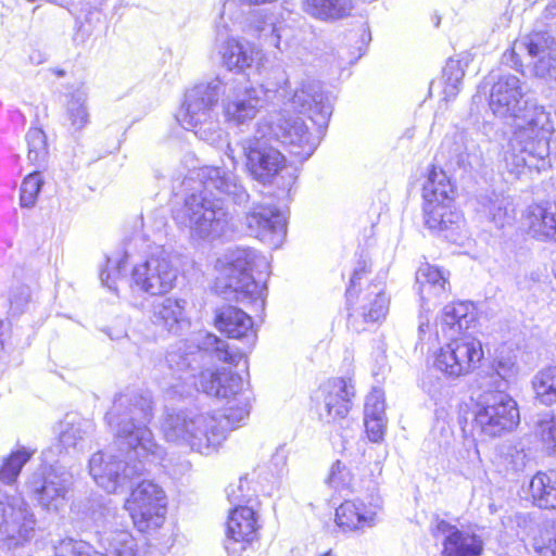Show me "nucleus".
<instances>
[{
	"mask_svg": "<svg viewBox=\"0 0 556 556\" xmlns=\"http://www.w3.org/2000/svg\"><path fill=\"white\" fill-rule=\"evenodd\" d=\"M194 341L197 345L179 342L165 356V365L170 371L172 381L168 388L182 396L195 388L207 395L226 400L223 415L184 410L168 414L162 431L168 442L185 444L200 454H208L225 440L229 427L243 421L250 414L252 391L248 382L238 374L225 368L201 370L204 353L219 362L238 365L245 351L229 344L211 332H199Z\"/></svg>",
	"mask_w": 556,
	"mask_h": 556,
	"instance_id": "1",
	"label": "nucleus"
},
{
	"mask_svg": "<svg viewBox=\"0 0 556 556\" xmlns=\"http://www.w3.org/2000/svg\"><path fill=\"white\" fill-rule=\"evenodd\" d=\"M152 415L149 394L127 392L114 399L105 419L114 432V443L125 454V459L113 454L96 453L89 460L90 475L108 493L117 492L131 479L143 475L148 463L167 467L166 452L148 427Z\"/></svg>",
	"mask_w": 556,
	"mask_h": 556,
	"instance_id": "2",
	"label": "nucleus"
},
{
	"mask_svg": "<svg viewBox=\"0 0 556 556\" xmlns=\"http://www.w3.org/2000/svg\"><path fill=\"white\" fill-rule=\"evenodd\" d=\"M198 177L203 189L186 198L175 219L188 229L191 238L214 240L227 231L231 219L220 197L243 203L249 194L239 178L223 167H203Z\"/></svg>",
	"mask_w": 556,
	"mask_h": 556,
	"instance_id": "3",
	"label": "nucleus"
},
{
	"mask_svg": "<svg viewBox=\"0 0 556 556\" xmlns=\"http://www.w3.org/2000/svg\"><path fill=\"white\" fill-rule=\"evenodd\" d=\"M476 320L471 303H451L443 308L435 337L441 331L450 342L433 354V367L448 379L470 374L483 358L481 342L469 332L476 326Z\"/></svg>",
	"mask_w": 556,
	"mask_h": 556,
	"instance_id": "4",
	"label": "nucleus"
},
{
	"mask_svg": "<svg viewBox=\"0 0 556 556\" xmlns=\"http://www.w3.org/2000/svg\"><path fill=\"white\" fill-rule=\"evenodd\" d=\"M269 264L265 256L249 248L229 250L217 260L218 277L216 288L227 299L241 303H252L256 307L264 306L265 283L257 280L253 273L260 276L267 273Z\"/></svg>",
	"mask_w": 556,
	"mask_h": 556,
	"instance_id": "5",
	"label": "nucleus"
},
{
	"mask_svg": "<svg viewBox=\"0 0 556 556\" xmlns=\"http://www.w3.org/2000/svg\"><path fill=\"white\" fill-rule=\"evenodd\" d=\"M223 81L214 78L201 83L185 94V100L176 114L177 122L187 130H192L201 140L210 144L223 141L225 131L215 114V106L219 99Z\"/></svg>",
	"mask_w": 556,
	"mask_h": 556,
	"instance_id": "6",
	"label": "nucleus"
},
{
	"mask_svg": "<svg viewBox=\"0 0 556 556\" xmlns=\"http://www.w3.org/2000/svg\"><path fill=\"white\" fill-rule=\"evenodd\" d=\"M222 111L226 122L241 126L253 121L281 88L279 83L264 81L255 86H239L235 80L223 83Z\"/></svg>",
	"mask_w": 556,
	"mask_h": 556,
	"instance_id": "7",
	"label": "nucleus"
},
{
	"mask_svg": "<svg viewBox=\"0 0 556 556\" xmlns=\"http://www.w3.org/2000/svg\"><path fill=\"white\" fill-rule=\"evenodd\" d=\"M454 188L447 175L433 166L422 188L425 225L437 231L450 229L460 222L454 210Z\"/></svg>",
	"mask_w": 556,
	"mask_h": 556,
	"instance_id": "8",
	"label": "nucleus"
},
{
	"mask_svg": "<svg viewBox=\"0 0 556 556\" xmlns=\"http://www.w3.org/2000/svg\"><path fill=\"white\" fill-rule=\"evenodd\" d=\"M256 134L281 142L300 160L308 159L316 150L319 139L314 137L299 116H289L285 111L270 113L256 124Z\"/></svg>",
	"mask_w": 556,
	"mask_h": 556,
	"instance_id": "9",
	"label": "nucleus"
},
{
	"mask_svg": "<svg viewBox=\"0 0 556 556\" xmlns=\"http://www.w3.org/2000/svg\"><path fill=\"white\" fill-rule=\"evenodd\" d=\"M268 137L254 134L252 138L243 141L242 149L247 159V168L252 177L263 184H269L280 177L283 181L281 188L290 191L296 176L286 166V157L276 148L271 147Z\"/></svg>",
	"mask_w": 556,
	"mask_h": 556,
	"instance_id": "10",
	"label": "nucleus"
},
{
	"mask_svg": "<svg viewBox=\"0 0 556 556\" xmlns=\"http://www.w3.org/2000/svg\"><path fill=\"white\" fill-rule=\"evenodd\" d=\"M37 518L21 494H9L0 488V541L8 548L30 542L36 534Z\"/></svg>",
	"mask_w": 556,
	"mask_h": 556,
	"instance_id": "11",
	"label": "nucleus"
},
{
	"mask_svg": "<svg viewBox=\"0 0 556 556\" xmlns=\"http://www.w3.org/2000/svg\"><path fill=\"white\" fill-rule=\"evenodd\" d=\"M73 485L72 473L63 466L50 465L34 471L25 488L30 497L47 511L58 513L67 504Z\"/></svg>",
	"mask_w": 556,
	"mask_h": 556,
	"instance_id": "12",
	"label": "nucleus"
},
{
	"mask_svg": "<svg viewBox=\"0 0 556 556\" xmlns=\"http://www.w3.org/2000/svg\"><path fill=\"white\" fill-rule=\"evenodd\" d=\"M366 271V262L358 263L351 277V285L346 290L350 311L348 325L357 332L365 330L366 324L377 323L383 319L389 309V298L386 295L380 285L369 286L362 292L358 301L355 304L352 303L354 289Z\"/></svg>",
	"mask_w": 556,
	"mask_h": 556,
	"instance_id": "13",
	"label": "nucleus"
},
{
	"mask_svg": "<svg viewBox=\"0 0 556 556\" xmlns=\"http://www.w3.org/2000/svg\"><path fill=\"white\" fill-rule=\"evenodd\" d=\"M178 269L163 249L151 253L132 266L130 287L150 295L168 293L175 286Z\"/></svg>",
	"mask_w": 556,
	"mask_h": 556,
	"instance_id": "14",
	"label": "nucleus"
},
{
	"mask_svg": "<svg viewBox=\"0 0 556 556\" xmlns=\"http://www.w3.org/2000/svg\"><path fill=\"white\" fill-rule=\"evenodd\" d=\"M475 422L483 434L491 438L511 431L519 422L517 403L503 391L489 393L478 404Z\"/></svg>",
	"mask_w": 556,
	"mask_h": 556,
	"instance_id": "15",
	"label": "nucleus"
},
{
	"mask_svg": "<svg viewBox=\"0 0 556 556\" xmlns=\"http://www.w3.org/2000/svg\"><path fill=\"white\" fill-rule=\"evenodd\" d=\"M125 508L139 531L160 528L166 511L164 491L152 481H142L131 491Z\"/></svg>",
	"mask_w": 556,
	"mask_h": 556,
	"instance_id": "16",
	"label": "nucleus"
},
{
	"mask_svg": "<svg viewBox=\"0 0 556 556\" xmlns=\"http://www.w3.org/2000/svg\"><path fill=\"white\" fill-rule=\"evenodd\" d=\"M516 119L520 121L514 132V142L534 141L532 153L536 154L545 166V159L549 155V138L555 130V123L551 112L536 103L528 102L523 112Z\"/></svg>",
	"mask_w": 556,
	"mask_h": 556,
	"instance_id": "17",
	"label": "nucleus"
},
{
	"mask_svg": "<svg viewBox=\"0 0 556 556\" xmlns=\"http://www.w3.org/2000/svg\"><path fill=\"white\" fill-rule=\"evenodd\" d=\"M245 225L250 235L278 248L282 244L287 232V219L282 212L268 204H254L245 215Z\"/></svg>",
	"mask_w": 556,
	"mask_h": 556,
	"instance_id": "18",
	"label": "nucleus"
},
{
	"mask_svg": "<svg viewBox=\"0 0 556 556\" xmlns=\"http://www.w3.org/2000/svg\"><path fill=\"white\" fill-rule=\"evenodd\" d=\"M290 106L300 113L309 114V118L319 127L326 126L332 114V104L324 93L319 81L304 79L289 98Z\"/></svg>",
	"mask_w": 556,
	"mask_h": 556,
	"instance_id": "19",
	"label": "nucleus"
},
{
	"mask_svg": "<svg viewBox=\"0 0 556 556\" xmlns=\"http://www.w3.org/2000/svg\"><path fill=\"white\" fill-rule=\"evenodd\" d=\"M525 96V85L517 76L503 75L492 86L490 109L501 118L516 119L529 102Z\"/></svg>",
	"mask_w": 556,
	"mask_h": 556,
	"instance_id": "20",
	"label": "nucleus"
},
{
	"mask_svg": "<svg viewBox=\"0 0 556 556\" xmlns=\"http://www.w3.org/2000/svg\"><path fill=\"white\" fill-rule=\"evenodd\" d=\"M527 51L536 77H551L556 71V40L547 31H533L516 40L513 52Z\"/></svg>",
	"mask_w": 556,
	"mask_h": 556,
	"instance_id": "21",
	"label": "nucleus"
},
{
	"mask_svg": "<svg viewBox=\"0 0 556 556\" xmlns=\"http://www.w3.org/2000/svg\"><path fill=\"white\" fill-rule=\"evenodd\" d=\"M222 63L231 72L248 74L249 71L261 73L266 56L254 43L237 37L226 38L219 46Z\"/></svg>",
	"mask_w": 556,
	"mask_h": 556,
	"instance_id": "22",
	"label": "nucleus"
},
{
	"mask_svg": "<svg viewBox=\"0 0 556 556\" xmlns=\"http://www.w3.org/2000/svg\"><path fill=\"white\" fill-rule=\"evenodd\" d=\"M432 533L437 539L443 538L441 556H480L482 554L483 541L479 535L460 530L445 520H439Z\"/></svg>",
	"mask_w": 556,
	"mask_h": 556,
	"instance_id": "23",
	"label": "nucleus"
},
{
	"mask_svg": "<svg viewBox=\"0 0 556 556\" xmlns=\"http://www.w3.org/2000/svg\"><path fill=\"white\" fill-rule=\"evenodd\" d=\"M382 501L372 496L368 503L363 500L345 501L336 509V522L343 531H357L377 523Z\"/></svg>",
	"mask_w": 556,
	"mask_h": 556,
	"instance_id": "24",
	"label": "nucleus"
},
{
	"mask_svg": "<svg viewBox=\"0 0 556 556\" xmlns=\"http://www.w3.org/2000/svg\"><path fill=\"white\" fill-rule=\"evenodd\" d=\"M416 282L422 308L430 311L450 298L448 274L433 265L420 266L416 273Z\"/></svg>",
	"mask_w": 556,
	"mask_h": 556,
	"instance_id": "25",
	"label": "nucleus"
},
{
	"mask_svg": "<svg viewBox=\"0 0 556 556\" xmlns=\"http://www.w3.org/2000/svg\"><path fill=\"white\" fill-rule=\"evenodd\" d=\"M256 535L255 513L248 506L238 505L230 514L227 522L225 547L229 553L243 551Z\"/></svg>",
	"mask_w": 556,
	"mask_h": 556,
	"instance_id": "26",
	"label": "nucleus"
},
{
	"mask_svg": "<svg viewBox=\"0 0 556 556\" xmlns=\"http://www.w3.org/2000/svg\"><path fill=\"white\" fill-rule=\"evenodd\" d=\"M216 328L228 338L243 340L250 350L256 340V330L252 317L244 311L228 305L222 307L215 316Z\"/></svg>",
	"mask_w": 556,
	"mask_h": 556,
	"instance_id": "27",
	"label": "nucleus"
},
{
	"mask_svg": "<svg viewBox=\"0 0 556 556\" xmlns=\"http://www.w3.org/2000/svg\"><path fill=\"white\" fill-rule=\"evenodd\" d=\"M528 233L540 241L556 242V204H533L523 213Z\"/></svg>",
	"mask_w": 556,
	"mask_h": 556,
	"instance_id": "28",
	"label": "nucleus"
},
{
	"mask_svg": "<svg viewBox=\"0 0 556 556\" xmlns=\"http://www.w3.org/2000/svg\"><path fill=\"white\" fill-rule=\"evenodd\" d=\"M325 409L330 419L344 418L355 395L351 380L333 379L325 386Z\"/></svg>",
	"mask_w": 556,
	"mask_h": 556,
	"instance_id": "29",
	"label": "nucleus"
},
{
	"mask_svg": "<svg viewBox=\"0 0 556 556\" xmlns=\"http://www.w3.org/2000/svg\"><path fill=\"white\" fill-rule=\"evenodd\" d=\"M301 8L312 18L336 23L351 15L352 0H301Z\"/></svg>",
	"mask_w": 556,
	"mask_h": 556,
	"instance_id": "30",
	"label": "nucleus"
},
{
	"mask_svg": "<svg viewBox=\"0 0 556 556\" xmlns=\"http://www.w3.org/2000/svg\"><path fill=\"white\" fill-rule=\"evenodd\" d=\"M480 212L497 229L513 225L515 208L509 197L491 193L480 199Z\"/></svg>",
	"mask_w": 556,
	"mask_h": 556,
	"instance_id": "31",
	"label": "nucleus"
},
{
	"mask_svg": "<svg viewBox=\"0 0 556 556\" xmlns=\"http://www.w3.org/2000/svg\"><path fill=\"white\" fill-rule=\"evenodd\" d=\"M185 300L165 298L156 301L152 306V321L168 331L176 332L180 325L186 321Z\"/></svg>",
	"mask_w": 556,
	"mask_h": 556,
	"instance_id": "32",
	"label": "nucleus"
},
{
	"mask_svg": "<svg viewBox=\"0 0 556 556\" xmlns=\"http://www.w3.org/2000/svg\"><path fill=\"white\" fill-rule=\"evenodd\" d=\"M286 23L276 13H265L252 26V35L263 45L281 50V37Z\"/></svg>",
	"mask_w": 556,
	"mask_h": 556,
	"instance_id": "33",
	"label": "nucleus"
},
{
	"mask_svg": "<svg viewBox=\"0 0 556 556\" xmlns=\"http://www.w3.org/2000/svg\"><path fill=\"white\" fill-rule=\"evenodd\" d=\"M529 489L533 503L540 508L556 509V472H539L532 477Z\"/></svg>",
	"mask_w": 556,
	"mask_h": 556,
	"instance_id": "34",
	"label": "nucleus"
},
{
	"mask_svg": "<svg viewBox=\"0 0 556 556\" xmlns=\"http://www.w3.org/2000/svg\"><path fill=\"white\" fill-rule=\"evenodd\" d=\"M35 450L21 446L12 451L9 455L0 458V483L4 485H13L24 466L31 459Z\"/></svg>",
	"mask_w": 556,
	"mask_h": 556,
	"instance_id": "35",
	"label": "nucleus"
},
{
	"mask_svg": "<svg viewBox=\"0 0 556 556\" xmlns=\"http://www.w3.org/2000/svg\"><path fill=\"white\" fill-rule=\"evenodd\" d=\"M534 146V141H522L515 144L514 136L511 137L509 148L504 155L506 167L511 174L519 175L525 167L535 166L540 169L539 165L531 162V159L541 161L536 154L531 152Z\"/></svg>",
	"mask_w": 556,
	"mask_h": 556,
	"instance_id": "36",
	"label": "nucleus"
},
{
	"mask_svg": "<svg viewBox=\"0 0 556 556\" xmlns=\"http://www.w3.org/2000/svg\"><path fill=\"white\" fill-rule=\"evenodd\" d=\"M92 430L89 421L83 420L76 416H66V419L61 424V431L59 435L60 444L68 450L71 447H83L85 437Z\"/></svg>",
	"mask_w": 556,
	"mask_h": 556,
	"instance_id": "37",
	"label": "nucleus"
},
{
	"mask_svg": "<svg viewBox=\"0 0 556 556\" xmlns=\"http://www.w3.org/2000/svg\"><path fill=\"white\" fill-rule=\"evenodd\" d=\"M87 100L88 94L84 89L75 90L67 100L66 119L74 131H79L89 124Z\"/></svg>",
	"mask_w": 556,
	"mask_h": 556,
	"instance_id": "38",
	"label": "nucleus"
},
{
	"mask_svg": "<svg viewBox=\"0 0 556 556\" xmlns=\"http://www.w3.org/2000/svg\"><path fill=\"white\" fill-rule=\"evenodd\" d=\"M468 65V56L450 58L443 68L442 79L444 81L443 92L445 99L454 98L460 89L465 75V67Z\"/></svg>",
	"mask_w": 556,
	"mask_h": 556,
	"instance_id": "39",
	"label": "nucleus"
},
{
	"mask_svg": "<svg viewBox=\"0 0 556 556\" xmlns=\"http://www.w3.org/2000/svg\"><path fill=\"white\" fill-rule=\"evenodd\" d=\"M535 397L544 405L556 403V366L540 370L532 380Z\"/></svg>",
	"mask_w": 556,
	"mask_h": 556,
	"instance_id": "40",
	"label": "nucleus"
},
{
	"mask_svg": "<svg viewBox=\"0 0 556 556\" xmlns=\"http://www.w3.org/2000/svg\"><path fill=\"white\" fill-rule=\"evenodd\" d=\"M52 556H108L84 541L62 539L52 544Z\"/></svg>",
	"mask_w": 556,
	"mask_h": 556,
	"instance_id": "41",
	"label": "nucleus"
},
{
	"mask_svg": "<svg viewBox=\"0 0 556 556\" xmlns=\"http://www.w3.org/2000/svg\"><path fill=\"white\" fill-rule=\"evenodd\" d=\"M459 140L462 141L463 149L456 150L458 156V164L463 167H478L483 163V150L479 146V143L472 139L467 138L463 134L459 136Z\"/></svg>",
	"mask_w": 556,
	"mask_h": 556,
	"instance_id": "42",
	"label": "nucleus"
},
{
	"mask_svg": "<svg viewBox=\"0 0 556 556\" xmlns=\"http://www.w3.org/2000/svg\"><path fill=\"white\" fill-rule=\"evenodd\" d=\"M127 254L121 257H108L106 265L100 273V280L104 287L116 292L117 282L126 269Z\"/></svg>",
	"mask_w": 556,
	"mask_h": 556,
	"instance_id": "43",
	"label": "nucleus"
},
{
	"mask_svg": "<svg viewBox=\"0 0 556 556\" xmlns=\"http://www.w3.org/2000/svg\"><path fill=\"white\" fill-rule=\"evenodd\" d=\"M113 556H139L137 542L127 531L115 532L109 540Z\"/></svg>",
	"mask_w": 556,
	"mask_h": 556,
	"instance_id": "44",
	"label": "nucleus"
},
{
	"mask_svg": "<svg viewBox=\"0 0 556 556\" xmlns=\"http://www.w3.org/2000/svg\"><path fill=\"white\" fill-rule=\"evenodd\" d=\"M28 160L36 164L45 161L47 155L46 135L40 128H30L26 135Z\"/></svg>",
	"mask_w": 556,
	"mask_h": 556,
	"instance_id": "45",
	"label": "nucleus"
},
{
	"mask_svg": "<svg viewBox=\"0 0 556 556\" xmlns=\"http://www.w3.org/2000/svg\"><path fill=\"white\" fill-rule=\"evenodd\" d=\"M43 181L39 173L29 174L21 186V205L31 207L37 200V195L41 189Z\"/></svg>",
	"mask_w": 556,
	"mask_h": 556,
	"instance_id": "46",
	"label": "nucleus"
},
{
	"mask_svg": "<svg viewBox=\"0 0 556 556\" xmlns=\"http://www.w3.org/2000/svg\"><path fill=\"white\" fill-rule=\"evenodd\" d=\"M494 374L498 378L493 383L497 391H502L517 375L516 363L509 357H500L494 364Z\"/></svg>",
	"mask_w": 556,
	"mask_h": 556,
	"instance_id": "47",
	"label": "nucleus"
},
{
	"mask_svg": "<svg viewBox=\"0 0 556 556\" xmlns=\"http://www.w3.org/2000/svg\"><path fill=\"white\" fill-rule=\"evenodd\" d=\"M353 476L348 467L337 460L330 469V472L327 478V482L330 486L336 490L348 489L352 485Z\"/></svg>",
	"mask_w": 556,
	"mask_h": 556,
	"instance_id": "48",
	"label": "nucleus"
},
{
	"mask_svg": "<svg viewBox=\"0 0 556 556\" xmlns=\"http://www.w3.org/2000/svg\"><path fill=\"white\" fill-rule=\"evenodd\" d=\"M386 417L384 393L380 389H372L366 396L364 418Z\"/></svg>",
	"mask_w": 556,
	"mask_h": 556,
	"instance_id": "49",
	"label": "nucleus"
},
{
	"mask_svg": "<svg viewBox=\"0 0 556 556\" xmlns=\"http://www.w3.org/2000/svg\"><path fill=\"white\" fill-rule=\"evenodd\" d=\"M538 433L548 453L556 455V417L540 420Z\"/></svg>",
	"mask_w": 556,
	"mask_h": 556,
	"instance_id": "50",
	"label": "nucleus"
},
{
	"mask_svg": "<svg viewBox=\"0 0 556 556\" xmlns=\"http://www.w3.org/2000/svg\"><path fill=\"white\" fill-rule=\"evenodd\" d=\"M364 424L371 442H380L383 439L387 417L364 418Z\"/></svg>",
	"mask_w": 556,
	"mask_h": 556,
	"instance_id": "51",
	"label": "nucleus"
},
{
	"mask_svg": "<svg viewBox=\"0 0 556 556\" xmlns=\"http://www.w3.org/2000/svg\"><path fill=\"white\" fill-rule=\"evenodd\" d=\"M30 300V290L22 286L14 290L10 298V309L14 315L22 314Z\"/></svg>",
	"mask_w": 556,
	"mask_h": 556,
	"instance_id": "52",
	"label": "nucleus"
},
{
	"mask_svg": "<svg viewBox=\"0 0 556 556\" xmlns=\"http://www.w3.org/2000/svg\"><path fill=\"white\" fill-rule=\"evenodd\" d=\"M230 7H231V4L225 3L223 5V10H222V12L219 14L218 20L216 21V29H217V33L219 35L227 34L228 31L231 30V26H230V24L228 22V18L226 16L227 15V11L230 9ZM229 20H231V18L229 17Z\"/></svg>",
	"mask_w": 556,
	"mask_h": 556,
	"instance_id": "53",
	"label": "nucleus"
},
{
	"mask_svg": "<svg viewBox=\"0 0 556 556\" xmlns=\"http://www.w3.org/2000/svg\"><path fill=\"white\" fill-rule=\"evenodd\" d=\"M418 337L421 342L430 341L432 337L429 318L422 313L419 316Z\"/></svg>",
	"mask_w": 556,
	"mask_h": 556,
	"instance_id": "54",
	"label": "nucleus"
},
{
	"mask_svg": "<svg viewBox=\"0 0 556 556\" xmlns=\"http://www.w3.org/2000/svg\"><path fill=\"white\" fill-rule=\"evenodd\" d=\"M552 535L553 538L549 539V544L540 549L542 556H556V522L552 526Z\"/></svg>",
	"mask_w": 556,
	"mask_h": 556,
	"instance_id": "55",
	"label": "nucleus"
},
{
	"mask_svg": "<svg viewBox=\"0 0 556 556\" xmlns=\"http://www.w3.org/2000/svg\"><path fill=\"white\" fill-rule=\"evenodd\" d=\"M273 462L278 470H280L287 462V456L283 448H278L276 453L273 455Z\"/></svg>",
	"mask_w": 556,
	"mask_h": 556,
	"instance_id": "56",
	"label": "nucleus"
},
{
	"mask_svg": "<svg viewBox=\"0 0 556 556\" xmlns=\"http://www.w3.org/2000/svg\"><path fill=\"white\" fill-rule=\"evenodd\" d=\"M545 12L547 15L549 16H556V0H552L546 9H545Z\"/></svg>",
	"mask_w": 556,
	"mask_h": 556,
	"instance_id": "57",
	"label": "nucleus"
},
{
	"mask_svg": "<svg viewBox=\"0 0 556 556\" xmlns=\"http://www.w3.org/2000/svg\"><path fill=\"white\" fill-rule=\"evenodd\" d=\"M30 62L34 64H41L45 61V58L41 55L40 52H36L29 56Z\"/></svg>",
	"mask_w": 556,
	"mask_h": 556,
	"instance_id": "58",
	"label": "nucleus"
},
{
	"mask_svg": "<svg viewBox=\"0 0 556 556\" xmlns=\"http://www.w3.org/2000/svg\"><path fill=\"white\" fill-rule=\"evenodd\" d=\"M108 334H109V337H110L112 340H117V339H119V338L125 337V336H126V332H125V331H119L116 336H113V334H111V333H108Z\"/></svg>",
	"mask_w": 556,
	"mask_h": 556,
	"instance_id": "59",
	"label": "nucleus"
},
{
	"mask_svg": "<svg viewBox=\"0 0 556 556\" xmlns=\"http://www.w3.org/2000/svg\"><path fill=\"white\" fill-rule=\"evenodd\" d=\"M226 153H227V155H228L232 161L235 160V157H233V155H232V149H231L230 144H227V152H226Z\"/></svg>",
	"mask_w": 556,
	"mask_h": 556,
	"instance_id": "60",
	"label": "nucleus"
},
{
	"mask_svg": "<svg viewBox=\"0 0 556 556\" xmlns=\"http://www.w3.org/2000/svg\"><path fill=\"white\" fill-rule=\"evenodd\" d=\"M470 444L473 446V454H475L476 458H479V451H478L475 442L470 441Z\"/></svg>",
	"mask_w": 556,
	"mask_h": 556,
	"instance_id": "61",
	"label": "nucleus"
},
{
	"mask_svg": "<svg viewBox=\"0 0 556 556\" xmlns=\"http://www.w3.org/2000/svg\"><path fill=\"white\" fill-rule=\"evenodd\" d=\"M553 271H554V275H555V278H556V263H555V265L553 267Z\"/></svg>",
	"mask_w": 556,
	"mask_h": 556,
	"instance_id": "62",
	"label": "nucleus"
},
{
	"mask_svg": "<svg viewBox=\"0 0 556 556\" xmlns=\"http://www.w3.org/2000/svg\"><path fill=\"white\" fill-rule=\"evenodd\" d=\"M182 466V469H188L189 465L188 464H184L181 465Z\"/></svg>",
	"mask_w": 556,
	"mask_h": 556,
	"instance_id": "63",
	"label": "nucleus"
},
{
	"mask_svg": "<svg viewBox=\"0 0 556 556\" xmlns=\"http://www.w3.org/2000/svg\"><path fill=\"white\" fill-rule=\"evenodd\" d=\"M2 349V342L0 341V350Z\"/></svg>",
	"mask_w": 556,
	"mask_h": 556,
	"instance_id": "64",
	"label": "nucleus"
}]
</instances>
